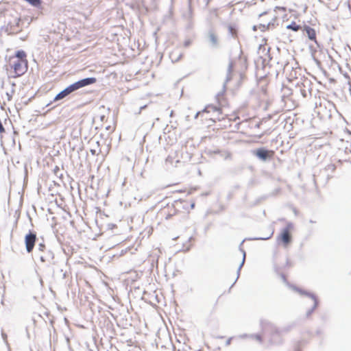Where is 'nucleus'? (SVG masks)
I'll use <instances>...</instances> for the list:
<instances>
[{
	"label": "nucleus",
	"instance_id": "f257e3e1",
	"mask_svg": "<svg viewBox=\"0 0 351 351\" xmlns=\"http://www.w3.org/2000/svg\"><path fill=\"white\" fill-rule=\"evenodd\" d=\"M95 82H96V78H95V77H86V78L80 80L71 84L70 86L65 88L64 90L60 91L55 97L54 100L56 101V100L62 99L66 97V96H68L69 95H70L71 93H72L73 92H74L81 88H83L84 86L93 84Z\"/></svg>",
	"mask_w": 351,
	"mask_h": 351
},
{
	"label": "nucleus",
	"instance_id": "f03ea898",
	"mask_svg": "<svg viewBox=\"0 0 351 351\" xmlns=\"http://www.w3.org/2000/svg\"><path fill=\"white\" fill-rule=\"evenodd\" d=\"M11 67L14 69L12 77L23 75L27 71V60H12Z\"/></svg>",
	"mask_w": 351,
	"mask_h": 351
},
{
	"label": "nucleus",
	"instance_id": "7ed1b4c3",
	"mask_svg": "<svg viewBox=\"0 0 351 351\" xmlns=\"http://www.w3.org/2000/svg\"><path fill=\"white\" fill-rule=\"evenodd\" d=\"M293 225L291 222L287 223L286 227L282 230L280 234L278 237V239H280L285 246L291 241L290 230L293 229Z\"/></svg>",
	"mask_w": 351,
	"mask_h": 351
},
{
	"label": "nucleus",
	"instance_id": "20e7f679",
	"mask_svg": "<svg viewBox=\"0 0 351 351\" xmlns=\"http://www.w3.org/2000/svg\"><path fill=\"white\" fill-rule=\"evenodd\" d=\"M36 240V234L34 232L29 231V233L25 235V248L28 253H30L33 251Z\"/></svg>",
	"mask_w": 351,
	"mask_h": 351
},
{
	"label": "nucleus",
	"instance_id": "39448f33",
	"mask_svg": "<svg viewBox=\"0 0 351 351\" xmlns=\"http://www.w3.org/2000/svg\"><path fill=\"white\" fill-rule=\"evenodd\" d=\"M293 290L296 291L297 292H298L299 293H300L301 295H305L306 296H308L309 298H311V299L312 300L313 302V307L308 310L307 312H306V316L308 317L312 313L313 311L315 309V308L317 307V300L315 297V295H313V293H308V292H306L305 291H303L295 286H290Z\"/></svg>",
	"mask_w": 351,
	"mask_h": 351
},
{
	"label": "nucleus",
	"instance_id": "423d86ee",
	"mask_svg": "<svg viewBox=\"0 0 351 351\" xmlns=\"http://www.w3.org/2000/svg\"><path fill=\"white\" fill-rule=\"evenodd\" d=\"M206 40L209 46L213 49H217L219 47V39L215 32L210 29L206 34Z\"/></svg>",
	"mask_w": 351,
	"mask_h": 351
},
{
	"label": "nucleus",
	"instance_id": "0eeeda50",
	"mask_svg": "<svg viewBox=\"0 0 351 351\" xmlns=\"http://www.w3.org/2000/svg\"><path fill=\"white\" fill-rule=\"evenodd\" d=\"M232 69H233V62H232V61H230V62L228 64V70H227V76H226V81L223 86V90L219 92L216 95V99L217 100V101L219 104H221V102H220L221 98L223 97V93H224V91L226 89V83H228L232 79Z\"/></svg>",
	"mask_w": 351,
	"mask_h": 351
},
{
	"label": "nucleus",
	"instance_id": "6e6552de",
	"mask_svg": "<svg viewBox=\"0 0 351 351\" xmlns=\"http://www.w3.org/2000/svg\"><path fill=\"white\" fill-rule=\"evenodd\" d=\"M20 22L21 19L15 18L13 22H10L8 24L5 32L8 34H14L19 32L21 31Z\"/></svg>",
	"mask_w": 351,
	"mask_h": 351
},
{
	"label": "nucleus",
	"instance_id": "1a4fd4ad",
	"mask_svg": "<svg viewBox=\"0 0 351 351\" xmlns=\"http://www.w3.org/2000/svg\"><path fill=\"white\" fill-rule=\"evenodd\" d=\"M40 259L43 263H53L54 254L51 250L44 252V254L40 256Z\"/></svg>",
	"mask_w": 351,
	"mask_h": 351
},
{
	"label": "nucleus",
	"instance_id": "9d476101",
	"mask_svg": "<svg viewBox=\"0 0 351 351\" xmlns=\"http://www.w3.org/2000/svg\"><path fill=\"white\" fill-rule=\"evenodd\" d=\"M255 154L258 158L263 160H266L269 158V152L263 148L256 150Z\"/></svg>",
	"mask_w": 351,
	"mask_h": 351
},
{
	"label": "nucleus",
	"instance_id": "9b49d317",
	"mask_svg": "<svg viewBox=\"0 0 351 351\" xmlns=\"http://www.w3.org/2000/svg\"><path fill=\"white\" fill-rule=\"evenodd\" d=\"M182 56V53L175 51L170 53V58L171 59L172 62H177L178 61Z\"/></svg>",
	"mask_w": 351,
	"mask_h": 351
},
{
	"label": "nucleus",
	"instance_id": "f8f14e48",
	"mask_svg": "<svg viewBox=\"0 0 351 351\" xmlns=\"http://www.w3.org/2000/svg\"><path fill=\"white\" fill-rule=\"evenodd\" d=\"M306 32L310 40H315L316 34L315 30L313 28L310 27H306Z\"/></svg>",
	"mask_w": 351,
	"mask_h": 351
},
{
	"label": "nucleus",
	"instance_id": "ddd939ff",
	"mask_svg": "<svg viewBox=\"0 0 351 351\" xmlns=\"http://www.w3.org/2000/svg\"><path fill=\"white\" fill-rule=\"evenodd\" d=\"M240 338H246V337H250L252 339H255L259 342H261L262 341V338H261V336L260 335H258V334H252V335H241L239 336Z\"/></svg>",
	"mask_w": 351,
	"mask_h": 351
},
{
	"label": "nucleus",
	"instance_id": "4468645a",
	"mask_svg": "<svg viewBox=\"0 0 351 351\" xmlns=\"http://www.w3.org/2000/svg\"><path fill=\"white\" fill-rule=\"evenodd\" d=\"M14 60H26V53L23 50H19L16 52Z\"/></svg>",
	"mask_w": 351,
	"mask_h": 351
},
{
	"label": "nucleus",
	"instance_id": "2eb2a0df",
	"mask_svg": "<svg viewBox=\"0 0 351 351\" xmlns=\"http://www.w3.org/2000/svg\"><path fill=\"white\" fill-rule=\"evenodd\" d=\"M213 111V112H218L219 114H221V109L217 106H213V105H210V106H206L203 110L202 112H209L210 111Z\"/></svg>",
	"mask_w": 351,
	"mask_h": 351
},
{
	"label": "nucleus",
	"instance_id": "dca6fc26",
	"mask_svg": "<svg viewBox=\"0 0 351 351\" xmlns=\"http://www.w3.org/2000/svg\"><path fill=\"white\" fill-rule=\"evenodd\" d=\"M240 250L243 253V259H242V261L238 268V270H237V278H236V280L235 282L237 280V279L239 278V275H240V271L242 268V267L244 265V263H245V256H246V254H245V252L244 250H243L242 248L240 247Z\"/></svg>",
	"mask_w": 351,
	"mask_h": 351
},
{
	"label": "nucleus",
	"instance_id": "f3484780",
	"mask_svg": "<svg viewBox=\"0 0 351 351\" xmlns=\"http://www.w3.org/2000/svg\"><path fill=\"white\" fill-rule=\"evenodd\" d=\"M287 29H292L294 32H297L300 29V25H297L295 22H292L291 24L287 25Z\"/></svg>",
	"mask_w": 351,
	"mask_h": 351
},
{
	"label": "nucleus",
	"instance_id": "a211bd4d",
	"mask_svg": "<svg viewBox=\"0 0 351 351\" xmlns=\"http://www.w3.org/2000/svg\"><path fill=\"white\" fill-rule=\"evenodd\" d=\"M228 31H229L230 34L232 36H236L237 31H236L235 28L233 26L229 25Z\"/></svg>",
	"mask_w": 351,
	"mask_h": 351
},
{
	"label": "nucleus",
	"instance_id": "6ab92c4d",
	"mask_svg": "<svg viewBox=\"0 0 351 351\" xmlns=\"http://www.w3.org/2000/svg\"><path fill=\"white\" fill-rule=\"evenodd\" d=\"M46 249V246L43 242H40L38 244V250L40 252H44Z\"/></svg>",
	"mask_w": 351,
	"mask_h": 351
},
{
	"label": "nucleus",
	"instance_id": "aec40b11",
	"mask_svg": "<svg viewBox=\"0 0 351 351\" xmlns=\"http://www.w3.org/2000/svg\"><path fill=\"white\" fill-rule=\"evenodd\" d=\"M272 235H273V232H271L269 234V235L266 237H258V238H254V240H267V239H270Z\"/></svg>",
	"mask_w": 351,
	"mask_h": 351
},
{
	"label": "nucleus",
	"instance_id": "412c9836",
	"mask_svg": "<svg viewBox=\"0 0 351 351\" xmlns=\"http://www.w3.org/2000/svg\"><path fill=\"white\" fill-rule=\"evenodd\" d=\"M261 326L265 330L267 326L270 325V323L265 320H262L261 322Z\"/></svg>",
	"mask_w": 351,
	"mask_h": 351
},
{
	"label": "nucleus",
	"instance_id": "4be33fe9",
	"mask_svg": "<svg viewBox=\"0 0 351 351\" xmlns=\"http://www.w3.org/2000/svg\"><path fill=\"white\" fill-rule=\"evenodd\" d=\"M232 339H233V337H230L229 339H228V340L226 342V346H228L230 345Z\"/></svg>",
	"mask_w": 351,
	"mask_h": 351
},
{
	"label": "nucleus",
	"instance_id": "5701e85b",
	"mask_svg": "<svg viewBox=\"0 0 351 351\" xmlns=\"http://www.w3.org/2000/svg\"><path fill=\"white\" fill-rule=\"evenodd\" d=\"M191 45V40H187L184 42V47H189V45Z\"/></svg>",
	"mask_w": 351,
	"mask_h": 351
},
{
	"label": "nucleus",
	"instance_id": "b1692460",
	"mask_svg": "<svg viewBox=\"0 0 351 351\" xmlns=\"http://www.w3.org/2000/svg\"><path fill=\"white\" fill-rule=\"evenodd\" d=\"M90 152L92 155H98L99 154L97 153L96 150L95 149H90Z\"/></svg>",
	"mask_w": 351,
	"mask_h": 351
},
{
	"label": "nucleus",
	"instance_id": "393cba45",
	"mask_svg": "<svg viewBox=\"0 0 351 351\" xmlns=\"http://www.w3.org/2000/svg\"><path fill=\"white\" fill-rule=\"evenodd\" d=\"M146 107H147V106H146V105H144V106H143L140 107V109H139V111H138V114H140V113H141V110H143V109H145Z\"/></svg>",
	"mask_w": 351,
	"mask_h": 351
},
{
	"label": "nucleus",
	"instance_id": "a878e982",
	"mask_svg": "<svg viewBox=\"0 0 351 351\" xmlns=\"http://www.w3.org/2000/svg\"><path fill=\"white\" fill-rule=\"evenodd\" d=\"M203 112L202 111H199L197 112L195 115V119H197L198 116L202 113Z\"/></svg>",
	"mask_w": 351,
	"mask_h": 351
},
{
	"label": "nucleus",
	"instance_id": "bb28decb",
	"mask_svg": "<svg viewBox=\"0 0 351 351\" xmlns=\"http://www.w3.org/2000/svg\"><path fill=\"white\" fill-rule=\"evenodd\" d=\"M302 94L304 97H306V90H302Z\"/></svg>",
	"mask_w": 351,
	"mask_h": 351
},
{
	"label": "nucleus",
	"instance_id": "cd10ccee",
	"mask_svg": "<svg viewBox=\"0 0 351 351\" xmlns=\"http://www.w3.org/2000/svg\"><path fill=\"white\" fill-rule=\"evenodd\" d=\"M282 278L284 282H286V278H285V276L284 275L282 276Z\"/></svg>",
	"mask_w": 351,
	"mask_h": 351
},
{
	"label": "nucleus",
	"instance_id": "c85d7f7f",
	"mask_svg": "<svg viewBox=\"0 0 351 351\" xmlns=\"http://www.w3.org/2000/svg\"><path fill=\"white\" fill-rule=\"evenodd\" d=\"M173 111L171 110V112H170V117H173Z\"/></svg>",
	"mask_w": 351,
	"mask_h": 351
},
{
	"label": "nucleus",
	"instance_id": "c756f323",
	"mask_svg": "<svg viewBox=\"0 0 351 351\" xmlns=\"http://www.w3.org/2000/svg\"><path fill=\"white\" fill-rule=\"evenodd\" d=\"M7 95H8V98H9V99H10V98H11V97H12V95H10L9 93H7Z\"/></svg>",
	"mask_w": 351,
	"mask_h": 351
},
{
	"label": "nucleus",
	"instance_id": "7c9ffc66",
	"mask_svg": "<svg viewBox=\"0 0 351 351\" xmlns=\"http://www.w3.org/2000/svg\"><path fill=\"white\" fill-rule=\"evenodd\" d=\"M191 206L192 208H193L195 207V204L194 203L192 204Z\"/></svg>",
	"mask_w": 351,
	"mask_h": 351
},
{
	"label": "nucleus",
	"instance_id": "2f4dec72",
	"mask_svg": "<svg viewBox=\"0 0 351 351\" xmlns=\"http://www.w3.org/2000/svg\"><path fill=\"white\" fill-rule=\"evenodd\" d=\"M2 336L3 337V338H5V335L2 334Z\"/></svg>",
	"mask_w": 351,
	"mask_h": 351
},
{
	"label": "nucleus",
	"instance_id": "473e14b6",
	"mask_svg": "<svg viewBox=\"0 0 351 351\" xmlns=\"http://www.w3.org/2000/svg\"><path fill=\"white\" fill-rule=\"evenodd\" d=\"M2 336L3 337V338H5V335L2 334Z\"/></svg>",
	"mask_w": 351,
	"mask_h": 351
},
{
	"label": "nucleus",
	"instance_id": "72a5a7b5",
	"mask_svg": "<svg viewBox=\"0 0 351 351\" xmlns=\"http://www.w3.org/2000/svg\"><path fill=\"white\" fill-rule=\"evenodd\" d=\"M244 241H245V240L242 241V242H241V245L244 243Z\"/></svg>",
	"mask_w": 351,
	"mask_h": 351
}]
</instances>
